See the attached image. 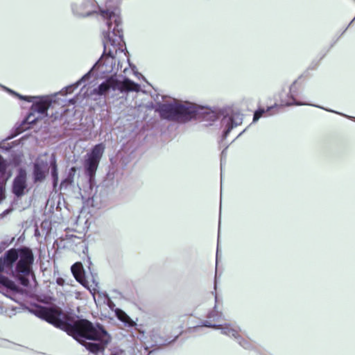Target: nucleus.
<instances>
[{
    "instance_id": "obj_1",
    "label": "nucleus",
    "mask_w": 355,
    "mask_h": 355,
    "mask_svg": "<svg viewBox=\"0 0 355 355\" xmlns=\"http://www.w3.org/2000/svg\"><path fill=\"white\" fill-rule=\"evenodd\" d=\"M31 311L65 331L95 355H103L105 346L110 340V336L101 326L94 325L87 320H73L55 304L35 306ZM122 353L119 348H113L110 355H121Z\"/></svg>"
},
{
    "instance_id": "obj_2",
    "label": "nucleus",
    "mask_w": 355,
    "mask_h": 355,
    "mask_svg": "<svg viewBox=\"0 0 355 355\" xmlns=\"http://www.w3.org/2000/svg\"><path fill=\"white\" fill-rule=\"evenodd\" d=\"M156 111L162 119L178 123H185L195 119H201L211 124L217 119H220L223 139L227 137L233 128L241 125L243 122L242 114L231 108L211 110L174 98H170L158 105Z\"/></svg>"
},
{
    "instance_id": "obj_3",
    "label": "nucleus",
    "mask_w": 355,
    "mask_h": 355,
    "mask_svg": "<svg viewBox=\"0 0 355 355\" xmlns=\"http://www.w3.org/2000/svg\"><path fill=\"white\" fill-rule=\"evenodd\" d=\"M103 17L107 20L102 28L104 52L101 58L89 71H98L101 73H110L116 70V61L121 56L127 57L124 52L125 44L123 40L120 16L116 13L102 11Z\"/></svg>"
},
{
    "instance_id": "obj_4",
    "label": "nucleus",
    "mask_w": 355,
    "mask_h": 355,
    "mask_svg": "<svg viewBox=\"0 0 355 355\" xmlns=\"http://www.w3.org/2000/svg\"><path fill=\"white\" fill-rule=\"evenodd\" d=\"M33 255L28 248L11 249L0 258V293L12 298L19 290L16 284L3 275L9 274L17 279L24 286L28 284L31 273Z\"/></svg>"
},
{
    "instance_id": "obj_5",
    "label": "nucleus",
    "mask_w": 355,
    "mask_h": 355,
    "mask_svg": "<svg viewBox=\"0 0 355 355\" xmlns=\"http://www.w3.org/2000/svg\"><path fill=\"white\" fill-rule=\"evenodd\" d=\"M5 89L19 99L33 103L28 114L23 121V129L29 128L28 125L34 124L38 120L46 117L48 108L52 103H55L56 95L42 96H22L10 89L5 88Z\"/></svg>"
},
{
    "instance_id": "obj_6",
    "label": "nucleus",
    "mask_w": 355,
    "mask_h": 355,
    "mask_svg": "<svg viewBox=\"0 0 355 355\" xmlns=\"http://www.w3.org/2000/svg\"><path fill=\"white\" fill-rule=\"evenodd\" d=\"M135 347H136L139 355H149V349L151 348H159L166 345L171 342L164 340L158 334L157 331L151 330L148 325L138 324L135 321Z\"/></svg>"
},
{
    "instance_id": "obj_7",
    "label": "nucleus",
    "mask_w": 355,
    "mask_h": 355,
    "mask_svg": "<svg viewBox=\"0 0 355 355\" xmlns=\"http://www.w3.org/2000/svg\"><path fill=\"white\" fill-rule=\"evenodd\" d=\"M133 83L121 76H114L102 83L98 87L91 92H85V96H106L112 91L127 92L132 90Z\"/></svg>"
},
{
    "instance_id": "obj_8",
    "label": "nucleus",
    "mask_w": 355,
    "mask_h": 355,
    "mask_svg": "<svg viewBox=\"0 0 355 355\" xmlns=\"http://www.w3.org/2000/svg\"><path fill=\"white\" fill-rule=\"evenodd\" d=\"M49 166L51 167V175L54 186L56 185L58 180V173L57 171L56 159L53 153L40 155L37 159L34 164L33 176L34 181H42L44 179L46 173L48 172Z\"/></svg>"
},
{
    "instance_id": "obj_9",
    "label": "nucleus",
    "mask_w": 355,
    "mask_h": 355,
    "mask_svg": "<svg viewBox=\"0 0 355 355\" xmlns=\"http://www.w3.org/2000/svg\"><path fill=\"white\" fill-rule=\"evenodd\" d=\"M202 326L207 327L221 330V333L230 338L235 339L237 343L245 349H250L252 347V343L249 338L241 332L240 328L235 324L225 323V324H211L209 321H204Z\"/></svg>"
},
{
    "instance_id": "obj_10",
    "label": "nucleus",
    "mask_w": 355,
    "mask_h": 355,
    "mask_svg": "<svg viewBox=\"0 0 355 355\" xmlns=\"http://www.w3.org/2000/svg\"><path fill=\"white\" fill-rule=\"evenodd\" d=\"M71 8L73 14L78 17H85L91 15L92 13L99 11L101 16L105 21V27L107 20L103 17L101 12L105 11L110 13H116L119 16V14L116 9L114 10L100 9L96 5L94 0H73L71 4Z\"/></svg>"
},
{
    "instance_id": "obj_11",
    "label": "nucleus",
    "mask_w": 355,
    "mask_h": 355,
    "mask_svg": "<svg viewBox=\"0 0 355 355\" xmlns=\"http://www.w3.org/2000/svg\"><path fill=\"white\" fill-rule=\"evenodd\" d=\"M105 148V146L103 144H96L85 155L84 167L90 180H92L95 175Z\"/></svg>"
},
{
    "instance_id": "obj_12",
    "label": "nucleus",
    "mask_w": 355,
    "mask_h": 355,
    "mask_svg": "<svg viewBox=\"0 0 355 355\" xmlns=\"http://www.w3.org/2000/svg\"><path fill=\"white\" fill-rule=\"evenodd\" d=\"M280 103L275 104L272 106L268 107L267 109H259L254 114L253 121H257L262 116H269L279 112L282 107L284 106H291V105H302L301 103H297L295 101L294 96L292 94L291 100H285L284 98V94L281 93L279 95Z\"/></svg>"
},
{
    "instance_id": "obj_13",
    "label": "nucleus",
    "mask_w": 355,
    "mask_h": 355,
    "mask_svg": "<svg viewBox=\"0 0 355 355\" xmlns=\"http://www.w3.org/2000/svg\"><path fill=\"white\" fill-rule=\"evenodd\" d=\"M26 190V172L24 169L21 168L13 180L12 192L16 196L20 197L25 193Z\"/></svg>"
},
{
    "instance_id": "obj_14",
    "label": "nucleus",
    "mask_w": 355,
    "mask_h": 355,
    "mask_svg": "<svg viewBox=\"0 0 355 355\" xmlns=\"http://www.w3.org/2000/svg\"><path fill=\"white\" fill-rule=\"evenodd\" d=\"M71 272L75 279L84 287L92 291V284L86 280L85 277V270L80 262H76L71 268Z\"/></svg>"
},
{
    "instance_id": "obj_15",
    "label": "nucleus",
    "mask_w": 355,
    "mask_h": 355,
    "mask_svg": "<svg viewBox=\"0 0 355 355\" xmlns=\"http://www.w3.org/2000/svg\"><path fill=\"white\" fill-rule=\"evenodd\" d=\"M135 78H137L139 83L135 81L134 87L135 93H136L135 98H137L140 94L148 96L151 87L150 85L145 80L141 74L135 71Z\"/></svg>"
},
{
    "instance_id": "obj_16",
    "label": "nucleus",
    "mask_w": 355,
    "mask_h": 355,
    "mask_svg": "<svg viewBox=\"0 0 355 355\" xmlns=\"http://www.w3.org/2000/svg\"><path fill=\"white\" fill-rule=\"evenodd\" d=\"M104 304H106L111 310L114 311L116 317L125 325H132V321L130 318L123 311L115 308V304L110 297H105V302Z\"/></svg>"
},
{
    "instance_id": "obj_17",
    "label": "nucleus",
    "mask_w": 355,
    "mask_h": 355,
    "mask_svg": "<svg viewBox=\"0 0 355 355\" xmlns=\"http://www.w3.org/2000/svg\"><path fill=\"white\" fill-rule=\"evenodd\" d=\"M90 76V72L87 73L85 75H84L78 81H77L76 83L69 85L64 88H63L59 93L55 94L54 95H56L55 97V103L58 100V96L59 94H61L62 96H65L68 94L72 93L75 89H76L82 82H85V80H88Z\"/></svg>"
},
{
    "instance_id": "obj_18",
    "label": "nucleus",
    "mask_w": 355,
    "mask_h": 355,
    "mask_svg": "<svg viewBox=\"0 0 355 355\" xmlns=\"http://www.w3.org/2000/svg\"><path fill=\"white\" fill-rule=\"evenodd\" d=\"M223 314L220 311L217 309V306H215L214 309L209 311L207 315L208 319L207 321L210 322L211 324H218L223 319Z\"/></svg>"
},
{
    "instance_id": "obj_19",
    "label": "nucleus",
    "mask_w": 355,
    "mask_h": 355,
    "mask_svg": "<svg viewBox=\"0 0 355 355\" xmlns=\"http://www.w3.org/2000/svg\"><path fill=\"white\" fill-rule=\"evenodd\" d=\"M93 284L94 286L92 285V291H90V293L92 294L94 301L96 302V300H98L104 304L105 297H109V296L106 293L96 291V287L97 286V283L94 280L93 281Z\"/></svg>"
},
{
    "instance_id": "obj_20",
    "label": "nucleus",
    "mask_w": 355,
    "mask_h": 355,
    "mask_svg": "<svg viewBox=\"0 0 355 355\" xmlns=\"http://www.w3.org/2000/svg\"><path fill=\"white\" fill-rule=\"evenodd\" d=\"M295 84H293V85H292L291 86L288 94H286V95L284 94V98L285 100H291V95L293 94V96H294L295 101L296 102L302 103L301 105H309L308 103H302V102L297 101L296 100V98H295ZM310 105H311V106H313V104H310Z\"/></svg>"
},
{
    "instance_id": "obj_21",
    "label": "nucleus",
    "mask_w": 355,
    "mask_h": 355,
    "mask_svg": "<svg viewBox=\"0 0 355 355\" xmlns=\"http://www.w3.org/2000/svg\"><path fill=\"white\" fill-rule=\"evenodd\" d=\"M6 180H0V202L5 198V186Z\"/></svg>"
},
{
    "instance_id": "obj_22",
    "label": "nucleus",
    "mask_w": 355,
    "mask_h": 355,
    "mask_svg": "<svg viewBox=\"0 0 355 355\" xmlns=\"http://www.w3.org/2000/svg\"><path fill=\"white\" fill-rule=\"evenodd\" d=\"M6 163L2 157L0 155V172L4 173L6 170Z\"/></svg>"
},
{
    "instance_id": "obj_23",
    "label": "nucleus",
    "mask_w": 355,
    "mask_h": 355,
    "mask_svg": "<svg viewBox=\"0 0 355 355\" xmlns=\"http://www.w3.org/2000/svg\"><path fill=\"white\" fill-rule=\"evenodd\" d=\"M56 282L58 285L62 286L64 280L62 278H58Z\"/></svg>"
},
{
    "instance_id": "obj_24",
    "label": "nucleus",
    "mask_w": 355,
    "mask_h": 355,
    "mask_svg": "<svg viewBox=\"0 0 355 355\" xmlns=\"http://www.w3.org/2000/svg\"><path fill=\"white\" fill-rule=\"evenodd\" d=\"M327 110V111H329V112H332V110ZM333 112H334V111H333ZM335 113L338 114V112H335ZM339 114H340V115H342V116H345V117H347V118L351 119H354V117H352V116H347L346 114H340V113H339ZM354 119H355V118H354Z\"/></svg>"
},
{
    "instance_id": "obj_25",
    "label": "nucleus",
    "mask_w": 355,
    "mask_h": 355,
    "mask_svg": "<svg viewBox=\"0 0 355 355\" xmlns=\"http://www.w3.org/2000/svg\"><path fill=\"white\" fill-rule=\"evenodd\" d=\"M71 103H73L75 102L74 100H71Z\"/></svg>"
},
{
    "instance_id": "obj_26",
    "label": "nucleus",
    "mask_w": 355,
    "mask_h": 355,
    "mask_svg": "<svg viewBox=\"0 0 355 355\" xmlns=\"http://www.w3.org/2000/svg\"><path fill=\"white\" fill-rule=\"evenodd\" d=\"M354 20H355V16H354V18L353 19V20L351 21V23H352Z\"/></svg>"
},
{
    "instance_id": "obj_27",
    "label": "nucleus",
    "mask_w": 355,
    "mask_h": 355,
    "mask_svg": "<svg viewBox=\"0 0 355 355\" xmlns=\"http://www.w3.org/2000/svg\"><path fill=\"white\" fill-rule=\"evenodd\" d=\"M218 254H216V260L218 259Z\"/></svg>"
}]
</instances>
